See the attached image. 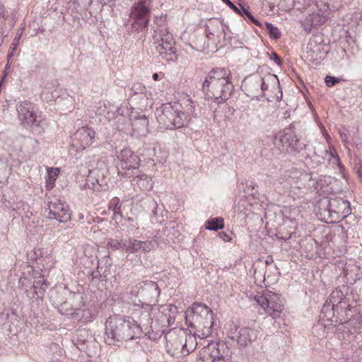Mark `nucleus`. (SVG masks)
<instances>
[{"label": "nucleus", "mask_w": 362, "mask_h": 362, "mask_svg": "<svg viewBox=\"0 0 362 362\" xmlns=\"http://www.w3.org/2000/svg\"><path fill=\"white\" fill-rule=\"evenodd\" d=\"M134 321L130 317L113 315L105 322V341L109 345L139 337V330L133 327Z\"/></svg>", "instance_id": "f257e3e1"}, {"label": "nucleus", "mask_w": 362, "mask_h": 362, "mask_svg": "<svg viewBox=\"0 0 362 362\" xmlns=\"http://www.w3.org/2000/svg\"><path fill=\"white\" fill-rule=\"evenodd\" d=\"M187 320L189 322V326L195 329V334L200 339L207 338L211 334L214 323V313L206 305L194 303L192 315Z\"/></svg>", "instance_id": "f03ea898"}, {"label": "nucleus", "mask_w": 362, "mask_h": 362, "mask_svg": "<svg viewBox=\"0 0 362 362\" xmlns=\"http://www.w3.org/2000/svg\"><path fill=\"white\" fill-rule=\"evenodd\" d=\"M181 105L175 103L163 104L156 110V118L160 128L166 129H178L184 126L185 114L179 108Z\"/></svg>", "instance_id": "7ed1b4c3"}, {"label": "nucleus", "mask_w": 362, "mask_h": 362, "mask_svg": "<svg viewBox=\"0 0 362 362\" xmlns=\"http://www.w3.org/2000/svg\"><path fill=\"white\" fill-rule=\"evenodd\" d=\"M16 110L18 117L25 129L36 134L41 132V120L33 103L27 100L21 101L16 105Z\"/></svg>", "instance_id": "20e7f679"}, {"label": "nucleus", "mask_w": 362, "mask_h": 362, "mask_svg": "<svg viewBox=\"0 0 362 362\" xmlns=\"http://www.w3.org/2000/svg\"><path fill=\"white\" fill-rule=\"evenodd\" d=\"M153 39L156 43H158L156 48L163 59L168 62L177 59L175 42L173 35L167 29L160 28L158 31L156 30Z\"/></svg>", "instance_id": "39448f33"}, {"label": "nucleus", "mask_w": 362, "mask_h": 362, "mask_svg": "<svg viewBox=\"0 0 362 362\" xmlns=\"http://www.w3.org/2000/svg\"><path fill=\"white\" fill-rule=\"evenodd\" d=\"M156 309L153 304H146L141 308L135 309L132 313V320L134 321L133 327H136L139 330V337L142 333H147L150 331L153 332V318Z\"/></svg>", "instance_id": "423d86ee"}, {"label": "nucleus", "mask_w": 362, "mask_h": 362, "mask_svg": "<svg viewBox=\"0 0 362 362\" xmlns=\"http://www.w3.org/2000/svg\"><path fill=\"white\" fill-rule=\"evenodd\" d=\"M255 300L261 306L264 313L276 318L279 316L284 308L280 295L269 291L255 296Z\"/></svg>", "instance_id": "0eeeda50"}, {"label": "nucleus", "mask_w": 362, "mask_h": 362, "mask_svg": "<svg viewBox=\"0 0 362 362\" xmlns=\"http://www.w3.org/2000/svg\"><path fill=\"white\" fill-rule=\"evenodd\" d=\"M149 2L139 0L134 4L131 9V18L134 19L133 28L136 31H144L149 23Z\"/></svg>", "instance_id": "6e6552de"}, {"label": "nucleus", "mask_w": 362, "mask_h": 362, "mask_svg": "<svg viewBox=\"0 0 362 362\" xmlns=\"http://www.w3.org/2000/svg\"><path fill=\"white\" fill-rule=\"evenodd\" d=\"M144 304H153L157 302L160 295V289L158 284L152 281H144L138 283L135 288L132 291Z\"/></svg>", "instance_id": "1a4fd4ad"}, {"label": "nucleus", "mask_w": 362, "mask_h": 362, "mask_svg": "<svg viewBox=\"0 0 362 362\" xmlns=\"http://www.w3.org/2000/svg\"><path fill=\"white\" fill-rule=\"evenodd\" d=\"M279 142L282 146L283 151L293 156L300 153L303 151H306L308 146L300 141V139L291 128L284 130L280 136Z\"/></svg>", "instance_id": "9d476101"}, {"label": "nucleus", "mask_w": 362, "mask_h": 362, "mask_svg": "<svg viewBox=\"0 0 362 362\" xmlns=\"http://www.w3.org/2000/svg\"><path fill=\"white\" fill-rule=\"evenodd\" d=\"M200 359L202 362H230V355L225 344L217 343L209 345Z\"/></svg>", "instance_id": "9b49d317"}, {"label": "nucleus", "mask_w": 362, "mask_h": 362, "mask_svg": "<svg viewBox=\"0 0 362 362\" xmlns=\"http://www.w3.org/2000/svg\"><path fill=\"white\" fill-rule=\"evenodd\" d=\"M202 88L206 92V95L214 100L218 103H222L226 101L230 95L233 88V85L230 80H228L225 83L222 82L213 83L209 85V87Z\"/></svg>", "instance_id": "f8f14e48"}, {"label": "nucleus", "mask_w": 362, "mask_h": 362, "mask_svg": "<svg viewBox=\"0 0 362 362\" xmlns=\"http://www.w3.org/2000/svg\"><path fill=\"white\" fill-rule=\"evenodd\" d=\"M107 168H95L89 171L86 185L95 191H105L108 188Z\"/></svg>", "instance_id": "ddd939ff"}, {"label": "nucleus", "mask_w": 362, "mask_h": 362, "mask_svg": "<svg viewBox=\"0 0 362 362\" xmlns=\"http://www.w3.org/2000/svg\"><path fill=\"white\" fill-rule=\"evenodd\" d=\"M327 202V208L332 218H345L351 214L350 203L342 198H331Z\"/></svg>", "instance_id": "4468645a"}, {"label": "nucleus", "mask_w": 362, "mask_h": 362, "mask_svg": "<svg viewBox=\"0 0 362 362\" xmlns=\"http://www.w3.org/2000/svg\"><path fill=\"white\" fill-rule=\"evenodd\" d=\"M49 218H54L61 223H66L71 220L69 206L59 199H55L48 204Z\"/></svg>", "instance_id": "2eb2a0df"}, {"label": "nucleus", "mask_w": 362, "mask_h": 362, "mask_svg": "<svg viewBox=\"0 0 362 362\" xmlns=\"http://www.w3.org/2000/svg\"><path fill=\"white\" fill-rule=\"evenodd\" d=\"M177 313V307L173 305H161L158 310V315L153 321V331L159 330V328H167L174 322V316L170 313Z\"/></svg>", "instance_id": "dca6fc26"}, {"label": "nucleus", "mask_w": 362, "mask_h": 362, "mask_svg": "<svg viewBox=\"0 0 362 362\" xmlns=\"http://www.w3.org/2000/svg\"><path fill=\"white\" fill-rule=\"evenodd\" d=\"M95 136V132L92 128L83 127L74 134L73 144L77 148L84 149L93 144Z\"/></svg>", "instance_id": "f3484780"}, {"label": "nucleus", "mask_w": 362, "mask_h": 362, "mask_svg": "<svg viewBox=\"0 0 362 362\" xmlns=\"http://www.w3.org/2000/svg\"><path fill=\"white\" fill-rule=\"evenodd\" d=\"M279 84V78L275 74H267L262 78L255 79L250 82L249 86L251 89H255L257 93H259L258 87L260 86L261 95H264V92L270 88H274Z\"/></svg>", "instance_id": "a211bd4d"}, {"label": "nucleus", "mask_w": 362, "mask_h": 362, "mask_svg": "<svg viewBox=\"0 0 362 362\" xmlns=\"http://www.w3.org/2000/svg\"><path fill=\"white\" fill-rule=\"evenodd\" d=\"M253 331L249 327H235L228 332V337L240 346H246L250 341Z\"/></svg>", "instance_id": "6ab92c4d"}, {"label": "nucleus", "mask_w": 362, "mask_h": 362, "mask_svg": "<svg viewBox=\"0 0 362 362\" xmlns=\"http://www.w3.org/2000/svg\"><path fill=\"white\" fill-rule=\"evenodd\" d=\"M123 169H136L140 165V158L130 148H124L117 156Z\"/></svg>", "instance_id": "aec40b11"}, {"label": "nucleus", "mask_w": 362, "mask_h": 362, "mask_svg": "<svg viewBox=\"0 0 362 362\" xmlns=\"http://www.w3.org/2000/svg\"><path fill=\"white\" fill-rule=\"evenodd\" d=\"M230 71L225 68L213 69L207 75L203 86L209 87L213 83L222 82L226 84L228 80H230Z\"/></svg>", "instance_id": "412c9836"}, {"label": "nucleus", "mask_w": 362, "mask_h": 362, "mask_svg": "<svg viewBox=\"0 0 362 362\" xmlns=\"http://www.w3.org/2000/svg\"><path fill=\"white\" fill-rule=\"evenodd\" d=\"M326 21L327 16L318 13H313L305 17L302 25L307 33H310L313 28L325 24Z\"/></svg>", "instance_id": "4be33fe9"}, {"label": "nucleus", "mask_w": 362, "mask_h": 362, "mask_svg": "<svg viewBox=\"0 0 362 362\" xmlns=\"http://www.w3.org/2000/svg\"><path fill=\"white\" fill-rule=\"evenodd\" d=\"M323 40L321 35H313L307 45L308 53H311L310 57L312 60L317 59L319 54L322 53L324 49V45H322Z\"/></svg>", "instance_id": "5701e85b"}, {"label": "nucleus", "mask_w": 362, "mask_h": 362, "mask_svg": "<svg viewBox=\"0 0 362 362\" xmlns=\"http://www.w3.org/2000/svg\"><path fill=\"white\" fill-rule=\"evenodd\" d=\"M320 150H327L321 144L316 146L313 152V155H310L309 153H302V156H304L308 164H310L313 168L317 167L322 164L326 159L325 154L320 152Z\"/></svg>", "instance_id": "b1692460"}, {"label": "nucleus", "mask_w": 362, "mask_h": 362, "mask_svg": "<svg viewBox=\"0 0 362 362\" xmlns=\"http://www.w3.org/2000/svg\"><path fill=\"white\" fill-rule=\"evenodd\" d=\"M183 342V337H175L173 340H168L166 343L168 352L173 356H182L181 353L185 351Z\"/></svg>", "instance_id": "393cba45"}, {"label": "nucleus", "mask_w": 362, "mask_h": 362, "mask_svg": "<svg viewBox=\"0 0 362 362\" xmlns=\"http://www.w3.org/2000/svg\"><path fill=\"white\" fill-rule=\"evenodd\" d=\"M47 287L48 284L43 276H40L37 279L35 280L32 286V289L33 290V298H35L37 299L42 298L44 293Z\"/></svg>", "instance_id": "a878e982"}, {"label": "nucleus", "mask_w": 362, "mask_h": 362, "mask_svg": "<svg viewBox=\"0 0 362 362\" xmlns=\"http://www.w3.org/2000/svg\"><path fill=\"white\" fill-rule=\"evenodd\" d=\"M196 336H197V334H195L194 333V334H190L183 337L185 341V343H183L185 351L181 353V355H187L195 349L197 345Z\"/></svg>", "instance_id": "bb28decb"}, {"label": "nucleus", "mask_w": 362, "mask_h": 362, "mask_svg": "<svg viewBox=\"0 0 362 362\" xmlns=\"http://www.w3.org/2000/svg\"><path fill=\"white\" fill-rule=\"evenodd\" d=\"M320 152L327 156L326 159L329 165L332 166L337 165L339 168V170H341L343 166L335 149L330 150L329 151L327 150H320Z\"/></svg>", "instance_id": "cd10ccee"}, {"label": "nucleus", "mask_w": 362, "mask_h": 362, "mask_svg": "<svg viewBox=\"0 0 362 362\" xmlns=\"http://www.w3.org/2000/svg\"><path fill=\"white\" fill-rule=\"evenodd\" d=\"M136 185L144 191H149L153 188L152 180L146 175L136 177Z\"/></svg>", "instance_id": "c85d7f7f"}, {"label": "nucleus", "mask_w": 362, "mask_h": 362, "mask_svg": "<svg viewBox=\"0 0 362 362\" xmlns=\"http://www.w3.org/2000/svg\"><path fill=\"white\" fill-rule=\"evenodd\" d=\"M140 250V240L130 238L126 240V252L128 253H134Z\"/></svg>", "instance_id": "c756f323"}, {"label": "nucleus", "mask_w": 362, "mask_h": 362, "mask_svg": "<svg viewBox=\"0 0 362 362\" xmlns=\"http://www.w3.org/2000/svg\"><path fill=\"white\" fill-rule=\"evenodd\" d=\"M223 228V218H212L207 221L206 228L210 230H217Z\"/></svg>", "instance_id": "7c9ffc66"}, {"label": "nucleus", "mask_w": 362, "mask_h": 362, "mask_svg": "<svg viewBox=\"0 0 362 362\" xmlns=\"http://www.w3.org/2000/svg\"><path fill=\"white\" fill-rule=\"evenodd\" d=\"M265 28L270 37L274 39L280 38L281 32L276 27L274 26L272 23L266 22Z\"/></svg>", "instance_id": "2f4dec72"}, {"label": "nucleus", "mask_w": 362, "mask_h": 362, "mask_svg": "<svg viewBox=\"0 0 362 362\" xmlns=\"http://www.w3.org/2000/svg\"><path fill=\"white\" fill-rule=\"evenodd\" d=\"M59 173V169L57 168H49L48 169V177L49 182L47 184V189H52V185L55 182L57 177L58 176Z\"/></svg>", "instance_id": "473e14b6"}, {"label": "nucleus", "mask_w": 362, "mask_h": 362, "mask_svg": "<svg viewBox=\"0 0 362 362\" xmlns=\"http://www.w3.org/2000/svg\"><path fill=\"white\" fill-rule=\"evenodd\" d=\"M107 246L112 250L124 249L126 250V241H119L115 239H110L107 243Z\"/></svg>", "instance_id": "72a5a7b5"}, {"label": "nucleus", "mask_w": 362, "mask_h": 362, "mask_svg": "<svg viewBox=\"0 0 362 362\" xmlns=\"http://www.w3.org/2000/svg\"><path fill=\"white\" fill-rule=\"evenodd\" d=\"M185 115H187L189 116H196V108H195V104L194 103L190 100L187 99V104L185 107V112H182Z\"/></svg>", "instance_id": "f704fd0d"}, {"label": "nucleus", "mask_w": 362, "mask_h": 362, "mask_svg": "<svg viewBox=\"0 0 362 362\" xmlns=\"http://www.w3.org/2000/svg\"><path fill=\"white\" fill-rule=\"evenodd\" d=\"M332 180H334V179L330 176H323L315 182L316 185H315L314 187L315 189H317L318 187H320L321 189L325 185L331 184Z\"/></svg>", "instance_id": "c9c22d12"}, {"label": "nucleus", "mask_w": 362, "mask_h": 362, "mask_svg": "<svg viewBox=\"0 0 362 362\" xmlns=\"http://www.w3.org/2000/svg\"><path fill=\"white\" fill-rule=\"evenodd\" d=\"M156 243L153 240H140V250L144 252H148L151 251L155 247Z\"/></svg>", "instance_id": "e433bc0d"}, {"label": "nucleus", "mask_w": 362, "mask_h": 362, "mask_svg": "<svg viewBox=\"0 0 362 362\" xmlns=\"http://www.w3.org/2000/svg\"><path fill=\"white\" fill-rule=\"evenodd\" d=\"M333 309L334 304L332 305L329 303H326L322 308V313L324 314V317L327 318V320L331 319L333 317Z\"/></svg>", "instance_id": "4c0bfd02"}, {"label": "nucleus", "mask_w": 362, "mask_h": 362, "mask_svg": "<svg viewBox=\"0 0 362 362\" xmlns=\"http://www.w3.org/2000/svg\"><path fill=\"white\" fill-rule=\"evenodd\" d=\"M146 90L145 86L141 83H135L132 84L130 88L129 95L135 94L144 93Z\"/></svg>", "instance_id": "58836bf2"}, {"label": "nucleus", "mask_w": 362, "mask_h": 362, "mask_svg": "<svg viewBox=\"0 0 362 362\" xmlns=\"http://www.w3.org/2000/svg\"><path fill=\"white\" fill-rule=\"evenodd\" d=\"M37 261H40L38 264H42L45 269H50L53 267L54 262L50 256H46L43 259H39Z\"/></svg>", "instance_id": "ea45409f"}, {"label": "nucleus", "mask_w": 362, "mask_h": 362, "mask_svg": "<svg viewBox=\"0 0 362 362\" xmlns=\"http://www.w3.org/2000/svg\"><path fill=\"white\" fill-rule=\"evenodd\" d=\"M241 10L243 13V16H247L252 23H254L256 25L261 26L260 23L257 21L253 16L248 11L246 8H245L243 6H241Z\"/></svg>", "instance_id": "a19ab883"}, {"label": "nucleus", "mask_w": 362, "mask_h": 362, "mask_svg": "<svg viewBox=\"0 0 362 362\" xmlns=\"http://www.w3.org/2000/svg\"><path fill=\"white\" fill-rule=\"evenodd\" d=\"M339 82V79L334 76H327L325 77V83L328 87H332Z\"/></svg>", "instance_id": "79ce46f5"}, {"label": "nucleus", "mask_w": 362, "mask_h": 362, "mask_svg": "<svg viewBox=\"0 0 362 362\" xmlns=\"http://www.w3.org/2000/svg\"><path fill=\"white\" fill-rule=\"evenodd\" d=\"M221 1L223 2H224L226 5H228L235 12L240 14V16H243V13H242V10H241V6H242L241 5H240V8H238L230 0H221Z\"/></svg>", "instance_id": "37998d69"}, {"label": "nucleus", "mask_w": 362, "mask_h": 362, "mask_svg": "<svg viewBox=\"0 0 362 362\" xmlns=\"http://www.w3.org/2000/svg\"><path fill=\"white\" fill-rule=\"evenodd\" d=\"M121 207H122V205L120 204H119V202L115 203V206L113 208L114 216L115 217L117 216V215L122 216Z\"/></svg>", "instance_id": "c03bdc74"}, {"label": "nucleus", "mask_w": 362, "mask_h": 362, "mask_svg": "<svg viewBox=\"0 0 362 362\" xmlns=\"http://www.w3.org/2000/svg\"><path fill=\"white\" fill-rule=\"evenodd\" d=\"M6 13V8H5L4 5L0 1V20L1 18H5Z\"/></svg>", "instance_id": "a18cd8bd"}, {"label": "nucleus", "mask_w": 362, "mask_h": 362, "mask_svg": "<svg viewBox=\"0 0 362 362\" xmlns=\"http://www.w3.org/2000/svg\"><path fill=\"white\" fill-rule=\"evenodd\" d=\"M220 236L225 242H228L231 240V238L225 232L221 233Z\"/></svg>", "instance_id": "49530a36"}, {"label": "nucleus", "mask_w": 362, "mask_h": 362, "mask_svg": "<svg viewBox=\"0 0 362 362\" xmlns=\"http://www.w3.org/2000/svg\"><path fill=\"white\" fill-rule=\"evenodd\" d=\"M273 56H274V59L276 64L278 65H280L281 64L280 57L276 53H274Z\"/></svg>", "instance_id": "de8ad7c7"}, {"label": "nucleus", "mask_w": 362, "mask_h": 362, "mask_svg": "<svg viewBox=\"0 0 362 362\" xmlns=\"http://www.w3.org/2000/svg\"><path fill=\"white\" fill-rule=\"evenodd\" d=\"M20 40V37H16L13 40L12 45H13V49L16 48V45L18 44Z\"/></svg>", "instance_id": "09e8293b"}, {"label": "nucleus", "mask_w": 362, "mask_h": 362, "mask_svg": "<svg viewBox=\"0 0 362 362\" xmlns=\"http://www.w3.org/2000/svg\"><path fill=\"white\" fill-rule=\"evenodd\" d=\"M265 273H262L260 271L257 272V269L255 270V276L257 278V276H263L264 278Z\"/></svg>", "instance_id": "8fccbe9b"}, {"label": "nucleus", "mask_w": 362, "mask_h": 362, "mask_svg": "<svg viewBox=\"0 0 362 362\" xmlns=\"http://www.w3.org/2000/svg\"><path fill=\"white\" fill-rule=\"evenodd\" d=\"M152 78L154 81H158L159 80V75L157 73H154L152 76Z\"/></svg>", "instance_id": "3c124183"}, {"label": "nucleus", "mask_w": 362, "mask_h": 362, "mask_svg": "<svg viewBox=\"0 0 362 362\" xmlns=\"http://www.w3.org/2000/svg\"><path fill=\"white\" fill-rule=\"evenodd\" d=\"M117 112L119 114V115H122L123 114V110H122L121 107H119L117 108Z\"/></svg>", "instance_id": "603ef678"}, {"label": "nucleus", "mask_w": 362, "mask_h": 362, "mask_svg": "<svg viewBox=\"0 0 362 362\" xmlns=\"http://www.w3.org/2000/svg\"><path fill=\"white\" fill-rule=\"evenodd\" d=\"M37 252H40V254H41V252H40V249H38V250L35 249V250H34V253H35V255H37Z\"/></svg>", "instance_id": "864d4df0"}, {"label": "nucleus", "mask_w": 362, "mask_h": 362, "mask_svg": "<svg viewBox=\"0 0 362 362\" xmlns=\"http://www.w3.org/2000/svg\"><path fill=\"white\" fill-rule=\"evenodd\" d=\"M25 281V279L23 280L22 279H20L19 282L22 285L23 284V281Z\"/></svg>", "instance_id": "5fc2aeb1"}, {"label": "nucleus", "mask_w": 362, "mask_h": 362, "mask_svg": "<svg viewBox=\"0 0 362 362\" xmlns=\"http://www.w3.org/2000/svg\"><path fill=\"white\" fill-rule=\"evenodd\" d=\"M325 4L327 6V9H330L327 2H325Z\"/></svg>", "instance_id": "6e6d98bb"}, {"label": "nucleus", "mask_w": 362, "mask_h": 362, "mask_svg": "<svg viewBox=\"0 0 362 362\" xmlns=\"http://www.w3.org/2000/svg\"><path fill=\"white\" fill-rule=\"evenodd\" d=\"M83 218V216L81 214H79V218Z\"/></svg>", "instance_id": "4d7b16f0"}, {"label": "nucleus", "mask_w": 362, "mask_h": 362, "mask_svg": "<svg viewBox=\"0 0 362 362\" xmlns=\"http://www.w3.org/2000/svg\"><path fill=\"white\" fill-rule=\"evenodd\" d=\"M269 264V261L268 260H266L265 261V264L267 265Z\"/></svg>", "instance_id": "13d9d810"}, {"label": "nucleus", "mask_w": 362, "mask_h": 362, "mask_svg": "<svg viewBox=\"0 0 362 362\" xmlns=\"http://www.w3.org/2000/svg\"><path fill=\"white\" fill-rule=\"evenodd\" d=\"M153 213L154 214H156V209L153 210Z\"/></svg>", "instance_id": "bf43d9fd"}]
</instances>
